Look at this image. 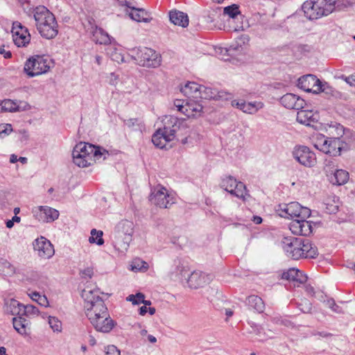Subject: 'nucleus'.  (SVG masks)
I'll return each instance as SVG.
<instances>
[{
	"label": "nucleus",
	"instance_id": "6",
	"mask_svg": "<svg viewBox=\"0 0 355 355\" xmlns=\"http://www.w3.org/2000/svg\"><path fill=\"white\" fill-rule=\"evenodd\" d=\"M311 142L316 149L332 157L340 155L343 148L339 137H328L319 133L312 137Z\"/></svg>",
	"mask_w": 355,
	"mask_h": 355
},
{
	"label": "nucleus",
	"instance_id": "3",
	"mask_svg": "<svg viewBox=\"0 0 355 355\" xmlns=\"http://www.w3.org/2000/svg\"><path fill=\"white\" fill-rule=\"evenodd\" d=\"M35 27L40 36L46 40L55 38L58 34V24L55 15L45 6H39L32 11Z\"/></svg>",
	"mask_w": 355,
	"mask_h": 355
},
{
	"label": "nucleus",
	"instance_id": "52",
	"mask_svg": "<svg viewBox=\"0 0 355 355\" xmlns=\"http://www.w3.org/2000/svg\"><path fill=\"white\" fill-rule=\"evenodd\" d=\"M175 264V272L177 275H182L183 272L186 270L185 267L182 264L181 261L180 260H175L174 261Z\"/></svg>",
	"mask_w": 355,
	"mask_h": 355
},
{
	"label": "nucleus",
	"instance_id": "9",
	"mask_svg": "<svg viewBox=\"0 0 355 355\" xmlns=\"http://www.w3.org/2000/svg\"><path fill=\"white\" fill-rule=\"evenodd\" d=\"M150 200L156 206L164 209H168L175 203L173 196L161 184L155 186L152 189Z\"/></svg>",
	"mask_w": 355,
	"mask_h": 355
},
{
	"label": "nucleus",
	"instance_id": "49",
	"mask_svg": "<svg viewBox=\"0 0 355 355\" xmlns=\"http://www.w3.org/2000/svg\"><path fill=\"white\" fill-rule=\"evenodd\" d=\"M321 89H320V92H324L328 95L334 96L336 90L334 89L331 86H329L327 83H322L320 81Z\"/></svg>",
	"mask_w": 355,
	"mask_h": 355
},
{
	"label": "nucleus",
	"instance_id": "58",
	"mask_svg": "<svg viewBox=\"0 0 355 355\" xmlns=\"http://www.w3.org/2000/svg\"><path fill=\"white\" fill-rule=\"evenodd\" d=\"M17 161H18V158H17V155H15V154H12L10 155V163H15Z\"/></svg>",
	"mask_w": 355,
	"mask_h": 355
},
{
	"label": "nucleus",
	"instance_id": "48",
	"mask_svg": "<svg viewBox=\"0 0 355 355\" xmlns=\"http://www.w3.org/2000/svg\"><path fill=\"white\" fill-rule=\"evenodd\" d=\"M327 304L329 307L336 313H343V309L340 306L336 304L335 300L334 299H329L327 301Z\"/></svg>",
	"mask_w": 355,
	"mask_h": 355
},
{
	"label": "nucleus",
	"instance_id": "47",
	"mask_svg": "<svg viewBox=\"0 0 355 355\" xmlns=\"http://www.w3.org/2000/svg\"><path fill=\"white\" fill-rule=\"evenodd\" d=\"M12 131V125L9 123L0 125V138H3L10 135Z\"/></svg>",
	"mask_w": 355,
	"mask_h": 355
},
{
	"label": "nucleus",
	"instance_id": "23",
	"mask_svg": "<svg viewBox=\"0 0 355 355\" xmlns=\"http://www.w3.org/2000/svg\"><path fill=\"white\" fill-rule=\"evenodd\" d=\"M210 281L209 275L201 271H193L187 279V283L191 288L197 289L208 284Z\"/></svg>",
	"mask_w": 355,
	"mask_h": 355
},
{
	"label": "nucleus",
	"instance_id": "55",
	"mask_svg": "<svg viewBox=\"0 0 355 355\" xmlns=\"http://www.w3.org/2000/svg\"><path fill=\"white\" fill-rule=\"evenodd\" d=\"M148 311L147 306H142L139 308V314L141 315H144Z\"/></svg>",
	"mask_w": 355,
	"mask_h": 355
},
{
	"label": "nucleus",
	"instance_id": "40",
	"mask_svg": "<svg viewBox=\"0 0 355 355\" xmlns=\"http://www.w3.org/2000/svg\"><path fill=\"white\" fill-rule=\"evenodd\" d=\"M106 80L109 85L116 87L122 83V78L118 72H112L106 76Z\"/></svg>",
	"mask_w": 355,
	"mask_h": 355
},
{
	"label": "nucleus",
	"instance_id": "45",
	"mask_svg": "<svg viewBox=\"0 0 355 355\" xmlns=\"http://www.w3.org/2000/svg\"><path fill=\"white\" fill-rule=\"evenodd\" d=\"M49 324L53 331L60 332L62 330V322L55 317H49Z\"/></svg>",
	"mask_w": 355,
	"mask_h": 355
},
{
	"label": "nucleus",
	"instance_id": "19",
	"mask_svg": "<svg viewBox=\"0 0 355 355\" xmlns=\"http://www.w3.org/2000/svg\"><path fill=\"white\" fill-rule=\"evenodd\" d=\"M184 119H179L173 115L165 116L163 119V129L168 134H173V137L175 138V132L184 125Z\"/></svg>",
	"mask_w": 355,
	"mask_h": 355
},
{
	"label": "nucleus",
	"instance_id": "25",
	"mask_svg": "<svg viewBox=\"0 0 355 355\" xmlns=\"http://www.w3.org/2000/svg\"><path fill=\"white\" fill-rule=\"evenodd\" d=\"M173 139V134H168L163 128H159L153 134L152 141L157 148H164Z\"/></svg>",
	"mask_w": 355,
	"mask_h": 355
},
{
	"label": "nucleus",
	"instance_id": "44",
	"mask_svg": "<svg viewBox=\"0 0 355 355\" xmlns=\"http://www.w3.org/2000/svg\"><path fill=\"white\" fill-rule=\"evenodd\" d=\"M124 124L129 128L133 130H137L140 129V122L138 119L136 118H130L128 119H125L123 121Z\"/></svg>",
	"mask_w": 355,
	"mask_h": 355
},
{
	"label": "nucleus",
	"instance_id": "4",
	"mask_svg": "<svg viewBox=\"0 0 355 355\" xmlns=\"http://www.w3.org/2000/svg\"><path fill=\"white\" fill-rule=\"evenodd\" d=\"M106 151L100 147L89 143L80 142L77 144L72 151L73 163L80 168L87 167L96 161L105 159Z\"/></svg>",
	"mask_w": 355,
	"mask_h": 355
},
{
	"label": "nucleus",
	"instance_id": "38",
	"mask_svg": "<svg viewBox=\"0 0 355 355\" xmlns=\"http://www.w3.org/2000/svg\"><path fill=\"white\" fill-rule=\"evenodd\" d=\"M91 236L89 238V242L90 243H96L98 245H102L104 243L103 239V232L101 230H96L92 229L91 230Z\"/></svg>",
	"mask_w": 355,
	"mask_h": 355
},
{
	"label": "nucleus",
	"instance_id": "27",
	"mask_svg": "<svg viewBox=\"0 0 355 355\" xmlns=\"http://www.w3.org/2000/svg\"><path fill=\"white\" fill-rule=\"evenodd\" d=\"M92 40L96 44H111L113 38L103 28L95 26L92 31Z\"/></svg>",
	"mask_w": 355,
	"mask_h": 355
},
{
	"label": "nucleus",
	"instance_id": "51",
	"mask_svg": "<svg viewBox=\"0 0 355 355\" xmlns=\"http://www.w3.org/2000/svg\"><path fill=\"white\" fill-rule=\"evenodd\" d=\"M94 275V270L92 268L88 267L80 272L82 278H91Z\"/></svg>",
	"mask_w": 355,
	"mask_h": 355
},
{
	"label": "nucleus",
	"instance_id": "56",
	"mask_svg": "<svg viewBox=\"0 0 355 355\" xmlns=\"http://www.w3.org/2000/svg\"><path fill=\"white\" fill-rule=\"evenodd\" d=\"M252 221L255 224H260L262 222V218L260 216H253Z\"/></svg>",
	"mask_w": 355,
	"mask_h": 355
},
{
	"label": "nucleus",
	"instance_id": "8",
	"mask_svg": "<svg viewBox=\"0 0 355 355\" xmlns=\"http://www.w3.org/2000/svg\"><path fill=\"white\" fill-rule=\"evenodd\" d=\"M131 52L132 58L141 66L155 68L161 64L160 55L150 48L135 49Z\"/></svg>",
	"mask_w": 355,
	"mask_h": 355
},
{
	"label": "nucleus",
	"instance_id": "18",
	"mask_svg": "<svg viewBox=\"0 0 355 355\" xmlns=\"http://www.w3.org/2000/svg\"><path fill=\"white\" fill-rule=\"evenodd\" d=\"M289 230L295 235L307 236L313 232L312 222L304 219H295L290 223Z\"/></svg>",
	"mask_w": 355,
	"mask_h": 355
},
{
	"label": "nucleus",
	"instance_id": "10",
	"mask_svg": "<svg viewBox=\"0 0 355 355\" xmlns=\"http://www.w3.org/2000/svg\"><path fill=\"white\" fill-rule=\"evenodd\" d=\"M198 99L189 98L186 102L180 99L174 101V106L177 110L189 117L200 116L203 106L197 101Z\"/></svg>",
	"mask_w": 355,
	"mask_h": 355
},
{
	"label": "nucleus",
	"instance_id": "64",
	"mask_svg": "<svg viewBox=\"0 0 355 355\" xmlns=\"http://www.w3.org/2000/svg\"><path fill=\"white\" fill-rule=\"evenodd\" d=\"M225 315L227 317H231L233 315V311L230 309H226L225 310Z\"/></svg>",
	"mask_w": 355,
	"mask_h": 355
},
{
	"label": "nucleus",
	"instance_id": "37",
	"mask_svg": "<svg viewBox=\"0 0 355 355\" xmlns=\"http://www.w3.org/2000/svg\"><path fill=\"white\" fill-rule=\"evenodd\" d=\"M7 311L10 312L12 315H21L22 309L21 306L23 304L19 303L17 300L11 299L6 302Z\"/></svg>",
	"mask_w": 355,
	"mask_h": 355
},
{
	"label": "nucleus",
	"instance_id": "7",
	"mask_svg": "<svg viewBox=\"0 0 355 355\" xmlns=\"http://www.w3.org/2000/svg\"><path fill=\"white\" fill-rule=\"evenodd\" d=\"M54 66V62L49 56L34 55L25 62L24 71L29 77H35L47 73Z\"/></svg>",
	"mask_w": 355,
	"mask_h": 355
},
{
	"label": "nucleus",
	"instance_id": "60",
	"mask_svg": "<svg viewBox=\"0 0 355 355\" xmlns=\"http://www.w3.org/2000/svg\"><path fill=\"white\" fill-rule=\"evenodd\" d=\"M95 59H96V62L97 63V64L101 65V62H102V57L100 55H96Z\"/></svg>",
	"mask_w": 355,
	"mask_h": 355
},
{
	"label": "nucleus",
	"instance_id": "61",
	"mask_svg": "<svg viewBox=\"0 0 355 355\" xmlns=\"http://www.w3.org/2000/svg\"><path fill=\"white\" fill-rule=\"evenodd\" d=\"M13 225H14V222H13V220H8V221L6 222V227H7L8 228H11V227H13Z\"/></svg>",
	"mask_w": 355,
	"mask_h": 355
},
{
	"label": "nucleus",
	"instance_id": "2",
	"mask_svg": "<svg viewBox=\"0 0 355 355\" xmlns=\"http://www.w3.org/2000/svg\"><path fill=\"white\" fill-rule=\"evenodd\" d=\"M281 246L287 257L294 260L315 258L318 255L317 248L308 239L284 237Z\"/></svg>",
	"mask_w": 355,
	"mask_h": 355
},
{
	"label": "nucleus",
	"instance_id": "63",
	"mask_svg": "<svg viewBox=\"0 0 355 355\" xmlns=\"http://www.w3.org/2000/svg\"><path fill=\"white\" fill-rule=\"evenodd\" d=\"M0 355H7L6 349L4 347H0Z\"/></svg>",
	"mask_w": 355,
	"mask_h": 355
},
{
	"label": "nucleus",
	"instance_id": "5",
	"mask_svg": "<svg viewBox=\"0 0 355 355\" xmlns=\"http://www.w3.org/2000/svg\"><path fill=\"white\" fill-rule=\"evenodd\" d=\"M336 0H309L302 6L305 17L310 19H317L331 13L335 9Z\"/></svg>",
	"mask_w": 355,
	"mask_h": 355
},
{
	"label": "nucleus",
	"instance_id": "16",
	"mask_svg": "<svg viewBox=\"0 0 355 355\" xmlns=\"http://www.w3.org/2000/svg\"><path fill=\"white\" fill-rule=\"evenodd\" d=\"M297 86L306 92L320 93V80L312 74L300 77L297 80Z\"/></svg>",
	"mask_w": 355,
	"mask_h": 355
},
{
	"label": "nucleus",
	"instance_id": "50",
	"mask_svg": "<svg viewBox=\"0 0 355 355\" xmlns=\"http://www.w3.org/2000/svg\"><path fill=\"white\" fill-rule=\"evenodd\" d=\"M105 355H121L120 350L113 345H108L105 348Z\"/></svg>",
	"mask_w": 355,
	"mask_h": 355
},
{
	"label": "nucleus",
	"instance_id": "29",
	"mask_svg": "<svg viewBox=\"0 0 355 355\" xmlns=\"http://www.w3.org/2000/svg\"><path fill=\"white\" fill-rule=\"evenodd\" d=\"M329 180L334 185H343L347 182L349 173L343 169H337L333 173L328 175Z\"/></svg>",
	"mask_w": 355,
	"mask_h": 355
},
{
	"label": "nucleus",
	"instance_id": "30",
	"mask_svg": "<svg viewBox=\"0 0 355 355\" xmlns=\"http://www.w3.org/2000/svg\"><path fill=\"white\" fill-rule=\"evenodd\" d=\"M200 87V85L195 82H189L181 88V92L189 98L199 99Z\"/></svg>",
	"mask_w": 355,
	"mask_h": 355
},
{
	"label": "nucleus",
	"instance_id": "42",
	"mask_svg": "<svg viewBox=\"0 0 355 355\" xmlns=\"http://www.w3.org/2000/svg\"><path fill=\"white\" fill-rule=\"evenodd\" d=\"M223 13L224 15H226L234 19L237 15H239L241 13V12L239 10V7L238 5L232 4L231 6L224 8Z\"/></svg>",
	"mask_w": 355,
	"mask_h": 355
},
{
	"label": "nucleus",
	"instance_id": "35",
	"mask_svg": "<svg viewBox=\"0 0 355 355\" xmlns=\"http://www.w3.org/2000/svg\"><path fill=\"white\" fill-rule=\"evenodd\" d=\"M12 324L15 329L22 336H28L29 334L27 331L28 326V321L21 316L12 318Z\"/></svg>",
	"mask_w": 355,
	"mask_h": 355
},
{
	"label": "nucleus",
	"instance_id": "11",
	"mask_svg": "<svg viewBox=\"0 0 355 355\" xmlns=\"http://www.w3.org/2000/svg\"><path fill=\"white\" fill-rule=\"evenodd\" d=\"M220 187L230 194L243 200H245L248 194L245 185L231 175L221 180Z\"/></svg>",
	"mask_w": 355,
	"mask_h": 355
},
{
	"label": "nucleus",
	"instance_id": "41",
	"mask_svg": "<svg viewBox=\"0 0 355 355\" xmlns=\"http://www.w3.org/2000/svg\"><path fill=\"white\" fill-rule=\"evenodd\" d=\"M21 309H22V312L21 313V315H24L28 317H30V316L38 315V314H39L38 309L36 306L31 305V304H27V305L23 304V306H21Z\"/></svg>",
	"mask_w": 355,
	"mask_h": 355
},
{
	"label": "nucleus",
	"instance_id": "54",
	"mask_svg": "<svg viewBox=\"0 0 355 355\" xmlns=\"http://www.w3.org/2000/svg\"><path fill=\"white\" fill-rule=\"evenodd\" d=\"M4 267L6 268H7L8 270L6 271V272L8 275H11L15 272V267L12 264H10L9 262H6L4 264Z\"/></svg>",
	"mask_w": 355,
	"mask_h": 355
},
{
	"label": "nucleus",
	"instance_id": "20",
	"mask_svg": "<svg viewBox=\"0 0 355 355\" xmlns=\"http://www.w3.org/2000/svg\"><path fill=\"white\" fill-rule=\"evenodd\" d=\"M233 107L241 110L244 113L254 114L263 108V103L260 101L246 103L243 100H233L231 102Z\"/></svg>",
	"mask_w": 355,
	"mask_h": 355
},
{
	"label": "nucleus",
	"instance_id": "22",
	"mask_svg": "<svg viewBox=\"0 0 355 355\" xmlns=\"http://www.w3.org/2000/svg\"><path fill=\"white\" fill-rule=\"evenodd\" d=\"M199 94V99H207V100H219V99H228L230 94L225 92H218L211 87H207L204 85H201Z\"/></svg>",
	"mask_w": 355,
	"mask_h": 355
},
{
	"label": "nucleus",
	"instance_id": "12",
	"mask_svg": "<svg viewBox=\"0 0 355 355\" xmlns=\"http://www.w3.org/2000/svg\"><path fill=\"white\" fill-rule=\"evenodd\" d=\"M277 211L281 217L287 218H297V219L310 214L309 209L302 207L297 202L279 205Z\"/></svg>",
	"mask_w": 355,
	"mask_h": 355
},
{
	"label": "nucleus",
	"instance_id": "36",
	"mask_svg": "<svg viewBox=\"0 0 355 355\" xmlns=\"http://www.w3.org/2000/svg\"><path fill=\"white\" fill-rule=\"evenodd\" d=\"M246 304L258 313H263L265 304L263 300L257 295H250L246 299Z\"/></svg>",
	"mask_w": 355,
	"mask_h": 355
},
{
	"label": "nucleus",
	"instance_id": "46",
	"mask_svg": "<svg viewBox=\"0 0 355 355\" xmlns=\"http://www.w3.org/2000/svg\"><path fill=\"white\" fill-rule=\"evenodd\" d=\"M144 298L145 296L141 293H137L136 295H130L127 297V301H130L132 303V304H140L144 302Z\"/></svg>",
	"mask_w": 355,
	"mask_h": 355
},
{
	"label": "nucleus",
	"instance_id": "24",
	"mask_svg": "<svg viewBox=\"0 0 355 355\" xmlns=\"http://www.w3.org/2000/svg\"><path fill=\"white\" fill-rule=\"evenodd\" d=\"M282 278L290 282H293L294 285L298 286L300 284L304 283L307 277L300 270L295 268H291L284 271L282 275Z\"/></svg>",
	"mask_w": 355,
	"mask_h": 355
},
{
	"label": "nucleus",
	"instance_id": "57",
	"mask_svg": "<svg viewBox=\"0 0 355 355\" xmlns=\"http://www.w3.org/2000/svg\"><path fill=\"white\" fill-rule=\"evenodd\" d=\"M311 310V304L309 302L306 303V306L305 309H302V311L304 313L309 312Z\"/></svg>",
	"mask_w": 355,
	"mask_h": 355
},
{
	"label": "nucleus",
	"instance_id": "39",
	"mask_svg": "<svg viewBox=\"0 0 355 355\" xmlns=\"http://www.w3.org/2000/svg\"><path fill=\"white\" fill-rule=\"evenodd\" d=\"M0 109L3 112H15L18 106L15 102L10 99H5L0 103Z\"/></svg>",
	"mask_w": 355,
	"mask_h": 355
},
{
	"label": "nucleus",
	"instance_id": "33",
	"mask_svg": "<svg viewBox=\"0 0 355 355\" xmlns=\"http://www.w3.org/2000/svg\"><path fill=\"white\" fill-rule=\"evenodd\" d=\"M130 17L137 22H150L153 18L150 14L144 9L132 8L129 12Z\"/></svg>",
	"mask_w": 355,
	"mask_h": 355
},
{
	"label": "nucleus",
	"instance_id": "15",
	"mask_svg": "<svg viewBox=\"0 0 355 355\" xmlns=\"http://www.w3.org/2000/svg\"><path fill=\"white\" fill-rule=\"evenodd\" d=\"M32 212L35 219L44 223H51L59 217V211L48 206L35 207Z\"/></svg>",
	"mask_w": 355,
	"mask_h": 355
},
{
	"label": "nucleus",
	"instance_id": "28",
	"mask_svg": "<svg viewBox=\"0 0 355 355\" xmlns=\"http://www.w3.org/2000/svg\"><path fill=\"white\" fill-rule=\"evenodd\" d=\"M134 232V224L132 221L128 220H123L120 221L115 227L114 234L131 236Z\"/></svg>",
	"mask_w": 355,
	"mask_h": 355
},
{
	"label": "nucleus",
	"instance_id": "34",
	"mask_svg": "<svg viewBox=\"0 0 355 355\" xmlns=\"http://www.w3.org/2000/svg\"><path fill=\"white\" fill-rule=\"evenodd\" d=\"M107 55L114 62L117 63H123L126 62L125 55L123 50L120 47L115 45H110L106 49Z\"/></svg>",
	"mask_w": 355,
	"mask_h": 355
},
{
	"label": "nucleus",
	"instance_id": "14",
	"mask_svg": "<svg viewBox=\"0 0 355 355\" xmlns=\"http://www.w3.org/2000/svg\"><path fill=\"white\" fill-rule=\"evenodd\" d=\"M12 40L17 47H26L31 36L26 27L19 21H14L12 27Z\"/></svg>",
	"mask_w": 355,
	"mask_h": 355
},
{
	"label": "nucleus",
	"instance_id": "59",
	"mask_svg": "<svg viewBox=\"0 0 355 355\" xmlns=\"http://www.w3.org/2000/svg\"><path fill=\"white\" fill-rule=\"evenodd\" d=\"M148 340L151 343H155L157 342V338L153 335H148Z\"/></svg>",
	"mask_w": 355,
	"mask_h": 355
},
{
	"label": "nucleus",
	"instance_id": "21",
	"mask_svg": "<svg viewBox=\"0 0 355 355\" xmlns=\"http://www.w3.org/2000/svg\"><path fill=\"white\" fill-rule=\"evenodd\" d=\"M280 103L286 108L294 110L302 109L305 104L304 99L291 93L284 95L280 98Z\"/></svg>",
	"mask_w": 355,
	"mask_h": 355
},
{
	"label": "nucleus",
	"instance_id": "32",
	"mask_svg": "<svg viewBox=\"0 0 355 355\" xmlns=\"http://www.w3.org/2000/svg\"><path fill=\"white\" fill-rule=\"evenodd\" d=\"M317 114H314L311 110H302L297 112V121L302 124L311 125V123L317 121Z\"/></svg>",
	"mask_w": 355,
	"mask_h": 355
},
{
	"label": "nucleus",
	"instance_id": "1",
	"mask_svg": "<svg viewBox=\"0 0 355 355\" xmlns=\"http://www.w3.org/2000/svg\"><path fill=\"white\" fill-rule=\"evenodd\" d=\"M82 297L85 301L86 315L94 328L99 332L110 333L116 322L110 317L99 289L85 288Z\"/></svg>",
	"mask_w": 355,
	"mask_h": 355
},
{
	"label": "nucleus",
	"instance_id": "43",
	"mask_svg": "<svg viewBox=\"0 0 355 355\" xmlns=\"http://www.w3.org/2000/svg\"><path fill=\"white\" fill-rule=\"evenodd\" d=\"M30 297L37 302L40 305L46 307L49 305V301L45 295H41L37 292H33L29 294Z\"/></svg>",
	"mask_w": 355,
	"mask_h": 355
},
{
	"label": "nucleus",
	"instance_id": "26",
	"mask_svg": "<svg viewBox=\"0 0 355 355\" xmlns=\"http://www.w3.org/2000/svg\"><path fill=\"white\" fill-rule=\"evenodd\" d=\"M112 243L116 250L119 252H125L129 248L130 243L132 240L131 236H123L112 234Z\"/></svg>",
	"mask_w": 355,
	"mask_h": 355
},
{
	"label": "nucleus",
	"instance_id": "17",
	"mask_svg": "<svg viewBox=\"0 0 355 355\" xmlns=\"http://www.w3.org/2000/svg\"><path fill=\"white\" fill-rule=\"evenodd\" d=\"M33 248L37 252L38 256L42 259H49L55 252L53 245L44 236L34 241Z\"/></svg>",
	"mask_w": 355,
	"mask_h": 355
},
{
	"label": "nucleus",
	"instance_id": "53",
	"mask_svg": "<svg viewBox=\"0 0 355 355\" xmlns=\"http://www.w3.org/2000/svg\"><path fill=\"white\" fill-rule=\"evenodd\" d=\"M0 54L3 55L4 58H10L12 56V53L10 51H7L4 46H0Z\"/></svg>",
	"mask_w": 355,
	"mask_h": 355
},
{
	"label": "nucleus",
	"instance_id": "31",
	"mask_svg": "<svg viewBox=\"0 0 355 355\" xmlns=\"http://www.w3.org/2000/svg\"><path fill=\"white\" fill-rule=\"evenodd\" d=\"M170 21L175 25L187 27L189 25L188 15L181 11L172 10L169 12Z\"/></svg>",
	"mask_w": 355,
	"mask_h": 355
},
{
	"label": "nucleus",
	"instance_id": "62",
	"mask_svg": "<svg viewBox=\"0 0 355 355\" xmlns=\"http://www.w3.org/2000/svg\"><path fill=\"white\" fill-rule=\"evenodd\" d=\"M353 80H354V78H350V77H348L345 79L346 82L347 83H349V85H354V82L353 81Z\"/></svg>",
	"mask_w": 355,
	"mask_h": 355
},
{
	"label": "nucleus",
	"instance_id": "13",
	"mask_svg": "<svg viewBox=\"0 0 355 355\" xmlns=\"http://www.w3.org/2000/svg\"><path fill=\"white\" fill-rule=\"evenodd\" d=\"M295 159L306 167H313L317 162L315 154L305 146H297L292 152Z\"/></svg>",
	"mask_w": 355,
	"mask_h": 355
}]
</instances>
